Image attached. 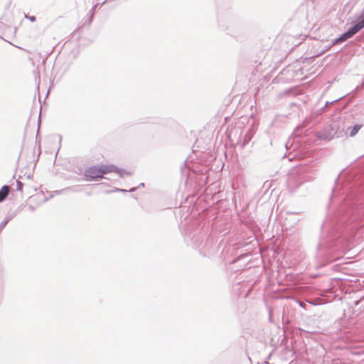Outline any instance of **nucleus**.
Segmentation results:
<instances>
[{
	"instance_id": "nucleus-1",
	"label": "nucleus",
	"mask_w": 364,
	"mask_h": 364,
	"mask_svg": "<svg viewBox=\"0 0 364 364\" xmlns=\"http://www.w3.org/2000/svg\"><path fill=\"white\" fill-rule=\"evenodd\" d=\"M109 172H114L119 174L120 177L130 173L123 169H119L114 165H101L90 167L85 171V176L92 179L102 178L104 174Z\"/></svg>"
},
{
	"instance_id": "nucleus-2",
	"label": "nucleus",
	"mask_w": 364,
	"mask_h": 364,
	"mask_svg": "<svg viewBox=\"0 0 364 364\" xmlns=\"http://www.w3.org/2000/svg\"><path fill=\"white\" fill-rule=\"evenodd\" d=\"M360 31L358 26H356L355 24L350 28L346 32L343 33L340 37L336 38L333 43V44H338L341 43H343L348 40V38H351L353 36H354L356 33H358Z\"/></svg>"
},
{
	"instance_id": "nucleus-3",
	"label": "nucleus",
	"mask_w": 364,
	"mask_h": 364,
	"mask_svg": "<svg viewBox=\"0 0 364 364\" xmlns=\"http://www.w3.org/2000/svg\"><path fill=\"white\" fill-rule=\"evenodd\" d=\"M9 192V186H4L0 190V202H2L8 196Z\"/></svg>"
},
{
	"instance_id": "nucleus-4",
	"label": "nucleus",
	"mask_w": 364,
	"mask_h": 364,
	"mask_svg": "<svg viewBox=\"0 0 364 364\" xmlns=\"http://www.w3.org/2000/svg\"><path fill=\"white\" fill-rule=\"evenodd\" d=\"M252 135L250 133V131L249 130L247 133L245 134L244 136L243 141L240 142L241 147H244L252 139Z\"/></svg>"
},
{
	"instance_id": "nucleus-5",
	"label": "nucleus",
	"mask_w": 364,
	"mask_h": 364,
	"mask_svg": "<svg viewBox=\"0 0 364 364\" xmlns=\"http://www.w3.org/2000/svg\"><path fill=\"white\" fill-rule=\"evenodd\" d=\"M360 128L361 125L360 124H355L352 127H349L348 129L350 130V136H354L358 132Z\"/></svg>"
},
{
	"instance_id": "nucleus-6",
	"label": "nucleus",
	"mask_w": 364,
	"mask_h": 364,
	"mask_svg": "<svg viewBox=\"0 0 364 364\" xmlns=\"http://www.w3.org/2000/svg\"><path fill=\"white\" fill-rule=\"evenodd\" d=\"M294 173H291L289 174L288 181H287V184H288L289 187L291 189H294V188H296L299 186V184L294 185Z\"/></svg>"
},
{
	"instance_id": "nucleus-7",
	"label": "nucleus",
	"mask_w": 364,
	"mask_h": 364,
	"mask_svg": "<svg viewBox=\"0 0 364 364\" xmlns=\"http://www.w3.org/2000/svg\"><path fill=\"white\" fill-rule=\"evenodd\" d=\"M11 217H7L3 221L1 222V223H0V231L5 228V226L11 220Z\"/></svg>"
},
{
	"instance_id": "nucleus-8",
	"label": "nucleus",
	"mask_w": 364,
	"mask_h": 364,
	"mask_svg": "<svg viewBox=\"0 0 364 364\" xmlns=\"http://www.w3.org/2000/svg\"><path fill=\"white\" fill-rule=\"evenodd\" d=\"M23 184L20 181H16V189L21 192L23 191Z\"/></svg>"
},
{
	"instance_id": "nucleus-9",
	"label": "nucleus",
	"mask_w": 364,
	"mask_h": 364,
	"mask_svg": "<svg viewBox=\"0 0 364 364\" xmlns=\"http://www.w3.org/2000/svg\"><path fill=\"white\" fill-rule=\"evenodd\" d=\"M114 191L127 192V190H124V189H119V188H115L113 191H105V192L107 193H111V192H114Z\"/></svg>"
},
{
	"instance_id": "nucleus-10",
	"label": "nucleus",
	"mask_w": 364,
	"mask_h": 364,
	"mask_svg": "<svg viewBox=\"0 0 364 364\" xmlns=\"http://www.w3.org/2000/svg\"><path fill=\"white\" fill-rule=\"evenodd\" d=\"M96 6H97L95 5V6L92 9V10L90 11V21H92V20L93 15H94V10H95V7H96Z\"/></svg>"
},
{
	"instance_id": "nucleus-11",
	"label": "nucleus",
	"mask_w": 364,
	"mask_h": 364,
	"mask_svg": "<svg viewBox=\"0 0 364 364\" xmlns=\"http://www.w3.org/2000/svg\"><path fill=\"white\" fill-rule=\"evenodd\" d=\"M326 247H328L326 245L325 242H321V244H319V245H318V249H319V250H321L322 249L326 248Z\"/></svg>"
},
{
	"instance_id": "nucleus-12",
	"label": "nucleus",
	"mask_w": 364,
	"mask_h": 364,
	"mask_svg": "<svg viewBox=\"0 0 364 364\" xmlns=\"http://www.w3.org/2000/svg\"><path fill=\"white\" fill-rule=\"evenodd\" d=\"M26 18H28L31 21H32V22H33V21H36V17H35V16H29V17H28V16H26Z\"/></svg>"
},
{
	"instance_id": "nucleus-13",
	"label": "nucleus",
	"mask_w": 364,
	"mask_h": 364,
	"mask_svg": "<svg viewBox=\"0 0 364 364\" xmlns=\"http://www.w3.org/2000/svg\"><path fill=\"white\" fill-rule=\"evenodd\" d=\"M341 98H342V97H340V98H338V99H337V100H335L334 101H333V102H330V104H332V103H333V102H337V101H338L339 100H341ZM328 105H329V102H326V106H327Z\"/></svg>"
},
{
	"instance_id": "nucleus-14",
	"label": "nucleus",
	"mask_w": 364,
	"mask_h": 364,
	"mask_svg": "<svg viewBox=\"0 0 364 364\" xmlns=\"http://www.w3.org/2000/svg\"><path fill=\"white\" fill-rule=\"evenodd\" d=\"M298 303H299V306L301 307H304L305 305L302 301H298Z\"/></svg>"
},
{
	"instance_id": "nucleus-15",
	"label": "nucleus",
	"mask_w": 364,
	"mask_h": 364,
	"mask_svg": "<svg viewBox=\"0 0 364 364\" xmlns=\"http://www.w3.org/2000/svg\"><path fill=\"white\" fill-rule=\"evenodd\" d=\"M135 189H136L135 188H131V189L129 190V191H130V192L134 191H135Z\"/></svg>"
}]
</instances>
